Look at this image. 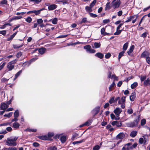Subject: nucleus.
Listing matches in <instances>:
<instances>
[{
    "mask_svg": "<svg viewBox=\"0 0 150 150\" xmlns=\"http://www.w3.org/2000/svg\"><path fill=\"white\" fill-rule=\"evenodd\" d=\"M138 85V83L137 82H134L131 86V88L133 89L135 88Z\"/></svg>",
    "mask_w": 150,
    "mask_h": 150,
    "instance_id": "nucleus-21",
    "label": "nucleus"
},
{
    "mask_svg": "<svg viewBox=\"0 0 150 150\" xmlns=\"http://www.w3.org/2000/svg\"><path fill=\"white\" fill-rule=\"evenodd\" d=\"M115 83L114 82H113V83L110 85L109 87V90L110 91L112 90V88L115 86Z\"/></svg>",
    "mask_w": 150,
    "mask_h": 150,
    "instance_id": "nucleus-32",
    "label": "nucleus"
},
{
    "mask_svg": "<svg viewBox=\"0 0 150 150\" xmlns=\"http://www.w3.org/2000/svg\"><path fill=\"white\" fill-rule=\"evenodd\" d=\"M101 45V44L100 43L95 42L94 43V46L96 48H99Z\"/></svg>",
    "mask_w": 150,
    "mask_h": 150,
    "instance_id": "nucleus-24",
    "label": "nucleus"
},
{
    "mask_svg": "<svg viewBox=\"0 0 150 150\" xmlns=\"http://www.w3.org/2000/svg\"><path fill=\"white\" fill-rule=\"evenodd\" d=\"M122 110L119 108H117L115 109L114 111V112L115 114L116 115L118 116L122 112Z\"/></svg>",
    "mask_w": 150,
    "mask_h": 150,
    "instance_id": "nucleus-9",
    "label": "nucleus"
},
{
    "mask_svg": "<svg viewBox=\"0 0 150 150\" xmlns=\"http://www.w3.org/2000/svg\"><path fill=\"white\" fill-rule=\"evenodd\" d=\"M9 105L6 103H2L0 105V109L2 110H6L8 107Z\"/></svg>",
    "mask_w": 150,
    "mask_h": 150,
    "instance_id": "nucleus-6",
    "label": "nucleus"
},
{
    "mask_svg": "<svg viewBox=\"0 0 150 150\" xmlns=\"http://www.w3.org/2000/svg\"><path fill=\"white\" fill-rule=\"evenodd\" d=\"M146 76H141L140 77L141 80V81H144L146 79Z\"/></svg>",
    "mask_w": 150,
    "mask_h": 150,
    "instance_id": "nucleus-56",
    "label": "nucleus"
},
{
    "mask_svg": "<svg viewBox=\"0 0 150 150\" xmlns=\"http://www.w3.org/2000/svg\"><path fill=\"white\" fill-rule=\"evenodd\" d=\"M44 9V8H42L40 10H38L37 11L34 10V13H35V14L36 15H38L40 13V11H41L43 10Z\"/></svg>",
    "mask_w": 150,
    "mask_h": 150,
    "instance_id": "nucleus-31",
    "label": "nucleus"
},
{
    "mask_svg": "<svg viewBox=\"0 0 150 150\" xmlns=\"http://www.w3.org/2000/svg\"><path fill=\"white\" fill-rule=\"evenodd\" d=\"M146 122V120L145 119H144L142 120L141 121V125H144Z\"/></svg>",
    "mask_w": 150,
    "mask_h": 150,
    "instance_id": "nucleus-51",
    "label": "nucleus"
},
{
    "mask_svg": "<svg viewBox=\"0 0 150 150\" xmlns=\"http://www.w3.org/2000/svg\"><path fill=\"white\" fill-rule=\"evenodd\" d=\"M7 1L6 0H3L1 1L0 4L3 5L4 4H6L7 3Z\"/></svg>",
    "mask_w": 150,
    "mask_h": 150,
    "instance_id": "nucleus-49",
    "label": "nucleus"
},
{
    "mask_svg": "<svg viewBox=\"0 0 150 150\" xmlns=\"http://www.w3.org/2000/svg\"><path fill=\"white\" fill-rule=\"evenodd\" d=\"M96 0H93V2L91 3L90 5V6L92 8L94 5L96 4Z\"/></svg>",
    "mask_w": 150,
    "mask_h": 150,
    "instance_id": "nucleus-39",
    "label": "nucleus"
},
{
    "mask_svg": "<svg viewBox=\"0 0 150 150\" xmlns=\"http://www.w3.org/2000/svg\"><path fill=\"white\" fill-rule=\"evenodd\" d=\"M86 18H84L82 19L81 21L80 22L81 23H85L86 22Z\"/></svg>",
    "mask_w": 150,
    "mask_h": 150,
    "instance_id": "nucleus-57",
    "label": "nucleus"
},
{
    "mask_svg": "<svg viewBox=\"0 0 150 150\" xmlns=\"http://www.w3.org/2000/svg\"><path fill=\"white\" fill-rule=\"evenodd\" d=\"M14 117H18L19 115V112L18 110H16L14 113Z\"/></svg>",
    "mask_w": 150,
    "mask_h": 150,
    "instance_id": "nucleus-29",
    "label": "nucleus"
},
{
    "mask_svg": "<svg viewBox=\"0 0 150 150\" xmlns=\"http://www.w3.org/2000/svg\"><path fill=\"white\" fill-rule=\"evenodd\" d=\"M146 60L147 63L150 65V57H146Z\"/></svg>",
    "mask_w": 150,
    "mask_h": 150,
    "instance_id": "nucleus-63",
    "label": "nucleus"
},
{
    "mask_svg": "<svg viewBox=\"0 0 150 150\" xmlns=\"http://www.w3.org/2000/svg\"><path fill=\"white\" fill-rule=\"evenodd\" d=\"M128 46V42L126 43L124 45L122 49L125 52V51L127 50Z\"/></svg>",
    "mask_w": 150,
    "mask_h": 150,
    "instance_id": "nucleus-18",
    "label": "nucleus"
},
{
    "mask_svg": "<svg viewBox=\"0 0 150 150\" xmlns=\"http://www.w3.org/2000/svg\"><path fill=\"white\" fill-rule=\"evenodd\" d=\"M125 97H122L121 99L119 101L118 103L120 104H124L125 102Z\"/></svg>",
    "mask_w": 150,
    "mask_h": 150,
    "instance_id": "nucleus-14",
    "label": "nucleus"
},
{
    "mask_svg": "<svg viewBox=\"0 0 150 150\" xmlns=\"http://www.w3.org/2000/svg\"><path fill=\"white\" fill-rule=\"evenodd\" d=\"M120 4V0H114L112 3V7L115 8L119 7Z\"/></svg>",
    "mask_w": 150,
    "mask_h": 150,
    "instance_id": "nucleus-4",
    "label": "nucleus"
},
{
    "mask_svg": "<svg viewBox=\"0 0 150 150\" xmlns=\"http://www.w3.org/2000/svg\"><path fill=\"white\" fill-rule=\"evenodd\" d=\"M83 48L84 49L86 50V51L87 52H88V51L89 50L91 49V46L90 45H88L84 46L83 47Z\"/></svg>",
    "mask_w": 150,
    "mask_h": 150,
    "instance_id": "nucleus-26",
    "label": "nucleus"
},
{
    "mask_svg": "<svg viewBox=\"0 0 150 150\" xmlns=\"http://www.w3.org/2000/svg\"><path fill=\"white\" fill-rule=\"evenodd\" d=\"M20 124L18 122H15L13 124V127L15 128H18L19 127Z\"/></svg>",
    "mask_w": 150,
    "mask_h": 150,
    "instance_id": "nucleus-19",
    "label": "nucleus"
},
{
    "mask_svg": "<svg viewBox=\"0 0 150 150\" xmlns=\"http://www.w3.org/2000/svg\"><path fill=\"white\" fill-rule=\"evenodd\" d=\"M16 60H13L9 62L7 64V68L9 71H11L14 67V64L16 63Z\"/></svg>",
    "mask_w": 150,
    "mask_h": 150,
    "instance_id": "nucleus-3",
    "label": "nucleus"
},
{
    "mask_svg": "<svg viewBox=\"0 0 150 150\" xmlns=\"http://www.w3.org/2000/svg\"><path fill=\"white\" fill-rule=\"evenodd\" d=\"M57 148L54 146H53L49 147L47 149V150H57Z\"/></svg>",
    "mask_w": 150,
    "mask_h": 150,
    "instance_id": "nucleus-36",
    "label": "nucleus"
},
{
    "mask_svg": "<svg viewBox=\"0 0 150 150\" xmlns=\"http://www.w3.org/2000/svg\"><path fill=\"white\" fill-rule=\"evenodd\" d=\"M144 142V139L143 138H141L139 139V142L140 144H142Z\"/></svg>",
    "mask_w": 150,
    "mask_h": 150,
    "instance_id": "nucleus-58",
    "label": "nucleus"
},
{
    "mask_svg": "<svg viewBox=\"0 0 150 150\" xmlns=\"http://www.w3.org/2000/svg\"><path fill=\"white\" fill-rule=\"evenodd\" d=\"M22 71L21 70L19 71L17 74L15 75V77L16 78H17L21 73Z\"/></svg>",
    "mask_w": 150,
    "mask_h": 150,
    "instance_id": "nucleus-60",
    "label": "nucleus"
},
{
    "mask_svg": "<svg viewBox=\"0 0 150 150\" xmlns=\"http://www.w3.org/2000/svg\"><path fill=\"white\" fill-rule=\"evenodd\" d=\"M137 134V132L135 131L132 132L130 133V136L132 137H135Z\"/></svg>",
    "mask_w": 150,
    "mask_h": 150,
    "instance_id": "nucleus-33",
    "label": "nucleus"
},
{
    "mask_svg": "<svg viewBox=\"0 0 150 150\" xmlns=\"http://www.w3.org/2000/svg\"><path fill=\"white\" fill-rule=\"evenodd\" d=\"M91 122L90 120H88L85 123L83 124V125H89L90 124Z\"/></svg>",
    "mask_w": 150,
    "mask_h": 150,
    "instance_id": "nucleus-50",
    "label": "nucleus"
},
{
    "mask_svg": "<svg viewBox=\"0 0 150 150\" xmlns=\"http://www.w3.org/2000/svg\"><path fill=\"white\" fill-rule=\"evenodd\" d=\"M125 135L123 133H120L116 136V138L117 139H122L125 137Z\"/></svg>",
    "mask_w": 150,
    "mask_h": 150,
    "instance_id": "nucleus-7",
    "label": "nucleus"
},
{
    "mask_svg": "<svg viewBox=\"0 0 150 150\" xmlns=\"http://www.w3.org/2000/svg\"><path fill=\"white\" fill-rule=\"evenodd\" d=\"M95 55L100 59L102 58L103 57V54L100 52L97 53Z\"/></svg>",
    "mask_w": 150,
    "mask_h": 150,
    "instance_id": "nucleus-17",
    "label": "nucleus"
},
{
    "mask_svg": "<svg viewBox=\"0 0 150 150\" xmlns=\"http://www.w3.org/2000/svg\"><path fill=\"white\" fill-rule=\"evenodd\" d=\"M43 22V21L41 18L38 19L37 20V23L39 24H40L41 23H42Z\"/></svg>",
    "mask_w": 150,
    "mask_h": 150,
    "instance_id": "nucleus-42",
    "label": "nucleus"
},
{
    "mask_svg": "<svg viewBox=\"0 0 150 150\" xmlns=\"http://www.w3.org/2000/svg\"><path fill=\"white\" fill-rule=\"evenodd\" d=\"M149 53L147 51H144L141 54V57L142 58H146L149 55Z\"/></svg>",
    "mask_w": 150,
    "mask_h": 150,
    "instance_id": "nucleus-10",
    "label": "nucleus"
},
{
    "mask_svg": "<svg viewBox=\"0 0 150 150\" xmlns=\"http://www.w3.org/2000/svg\"><path fill=\"white\" fill-rule=\"evenodd\" d=\"M105 28H103L101 30L100 32L101 35L105 36L106 35H108L109 34V33L105 32Z\"/></svg>",
    "mask_w": 150,
    "mask_h": 150,
    "instance_id": "nucleus-12",
    "label": "nucleus"
},
{
    "mask_svg": "<svg viewBox=\"0 0 150 150\" xmlns=\"http://www.w3.org/2000/svg\"><path fill=\"white\" fill-rule=\"evenodd\" d=\"M100 146H99L98 145H96L94 146L93 148V150H98L100 148Z\"/></svg>",
    "mask_w": 150,
    "mask_h": 150,
    "instance_id": "nucleus-34",
    "label": "nucleus"
},
{
    "mask_svg": "<svg viewBox=\"0 0 150 150\" xmlns=\"http://www.w3.org/2000/svg\"><path fill=\"white\" fill-rule=\"evenodd\" d=\"M6 33V31L5 30L0 31V34H2L3 35H5Z\"/></svg>",
    "mask_w": 150,
    "mask_h": 150,
    "instance_id": "nucleus-59",
    "label": "nucleus"
},
{
    "mask_svg": "<svg viewBox=\"0 0 150 150\" xmlns=\"http://www.w3.org/2000/svg\"><path fill=\"white\" fill-rule=\"evenodd\" d=\"M18 139V137L16 136L11 137L7 138L6 143V145L8 146H16L17 143L16 141Z\"/></svg>",
    "mask_w": 150,
    "mask_h": 150,
    "instance_id": "nucleus-1",
    "label": "nucleus"
},
{
    "mask_svg": "<svg viewBox=\"0 0 150 150\" xmlns=\"http://www.w3.org/2000/svg\"><path fill=\"white\" fill-rule=\"evenodd\" d=\"M89 15L91 16L93 18L96 17L97 16V15L92 13H90Z\"/></svg>",
    "mask_w": 150,
    "mask_h": 150,
    "instance_id": "nucleus-53",
    "label": "nucleus"
},
{
    "mask_svg": "<svg viewBox=\"0 0 150 150\" xmlns=\"http://www.w3.org/2000/svg\"><path fill=\"white\" fill-rule=\"evenodd\" d=\"M114 98V97H112V98H111L109 100V103L111 104L114 103L115 102Z\"/></svg>",
    "mask_w": 150,
    "mask_h": 150,
    "instance_id": "nucleus-43",
    "label": "nucleus"
},
{
    "mask_svg": "<svg viewBox=\"0 0 150 150\" xmlns=\"http://www.w3.org/2000/svg\"><path fill=\"white\" fill-rule=\"evenodd\" d=\"M33 145L35 147H38L39 146V144L37 142H34L33 143Z\"/></svg>",
    "mask_w": 150,
    "mask_h": 150,
    "instance_id": "nucleus-61",
    "label": "nucleus"
},
{
    "mask_svg": "<svg viewBox=\"0 0 150 150\" xmlns=\"http://www.w3.org/2000/svg\"><path fill=\"white\" fill-rule=\"evenodd\" d=\"M134 46V45H132L130 47L129 50L127 51V53L129 55H130L132 52L133 51Z\"/></svg>",
    "mask_w": 150,
    "mask_h": 150,
    "instance_id": "nucleus-15",
    "label": "nucleus"
},
{
    "mask_svg": "<svg viewBox=\"0 0 150 150\" xmlns=\"http://www.w3.org/2000/svg\"><path fill=\"white\" fill-rule=\"evenodd\" d=\"M127 112L129 114H131L133 113V110L132 109H129L127 110Z\"/></svg>",
    "mask_w": 150,
    "mask_h": 150,
    "instance_id": "nucleus-64",
    "label": "nucleus"
},
{
    "mask_svg": "<svg viewBox=\"0 0 150 150\" xmlns=\"http://www.w3.org/2000/svg\"><path fill=\"white\" fill-rule=\"evenodd\" d=\"M12 114L13 113L11 112L8 114H5L4 116V117H6L8 118H9L12 115Z\"/></svg>",
    "mask_w": 150,
    "mask_h": 150,
    "instance_id": "nucleus-45",
    "label": "nucleus"
},
{
    "mask_svg": "<svg viewBox=\"0 0 150 150\" xmlns=\"http://www.w3.org/2000/svg\"><path fill=\"white\" fill-rule=\"evenodd\" d=\"M57 7V6L55 4H53L48 6V8L49 10H53Z\"/></svg>",
    "mask_w": 150,
    "mask_h": 150,
    "instance_id": "nucleus-11",
    "label": "nucleus"
},
{
    "mask_svg": "<svg viewBox=\"0 0 150 150\" xmlns=\"http://www.w3.org/2000/svg\"><path fill=\"white\" fill-rule=\"evenodd\" d=\"M22 18V17L21 16H16L15 17H14L13 18H11L10 20V22L14 20H18V19H21Z\"/></svg>",
    "mask_w": 150,
    "mask_h": 150,
    "instance_id": "nucleus-27",
    "label": "nucleus"
},
{
    "mask_svg": "<svg viewBox=\"0 0 150 150\" xmlns=\"http://www.w3.org/2000/svg\"><path fill=\"white\" fill-rule=\"evenodd\" d=\"M25 130L26 131H28L30 132H35L36 131V129H26Z\"/></svg>",
    "mask_w": 150,
    "mask_h": 150,
    "instance_id": "nucleus-46",
    "label": "nucleus"
},
{
    "mask_svg": "<svg viewBox=\"0 0 150 150\" xmlns=\"http://www.w3.org/2000/svg\"><path fill=\"white\" fill-rule=\"evenodd\" d=\"M54 135V134L53 133L49 132L47 136H39L38 138L40 139L43 140H50V138L52 137Z\"/></svg>",
    "mask_w": 150,
    "mask_h": 150,
    "instance_id": "nucleus-2",
    "label": "nucleus"
},
{
    "mask_svg": "<svg viewBox=\"0 0 150 150\" xmlns=\"http://www.w3.org/2000/svg\"><path fill=\"white\" fill-rule=\"evenodd\" d=\"M122 31V30H116V32L114 34L115 35H119L121 33Z\"/></svg>",
    "mask_w": 150,
    "mask_h": 150,
    "instance_id": "nucleus-35",
    "label": "nucleus"
},
{
    "mask_svg": "<svg viewBox=\"0 0 150 150\" xmlns=\"http://www.w3.org/2000/svg\"><path fill=\"white\" fill-rule=\"evenodd\" d=\"M66 137L65 136H61L60 139V140L62 143H64L66 142Z\"/></svg>",
    "mask_w": 150,
    "mask_h": 150,
    "instance_id": "nucleus-16",
    "label": "nucleus"
},
{
    "mask_svg": "<svg viewBox=\"0 0 150 150\" xmlns=\"http://www.w3.org/2000/svg\"><path fill=\"white\" fill-rule=\"evenodd\" d=\"M92 8L89 6H86L85 9L87 12H90L92 11Z\"/></svg>",
    "mask_w": 150,
    "mask_h": 150,
    "instance_id": "nucleus-20",
    "label": "nucleus"
},
{
    "mask_svg": "<svg viewBox=\"0 0 150 150\" xmlns=\"http://www.w3.org/2000/svg\"><path fill=\"white\" fill-rule=\"evenodd\" d=\"M134 16V18H132V23H134L136 21L137 18L138 16L137 15H136L132 16Z\"/></svg>",
    "mask_w": 150,
    "mask_h": 150,
    "instance_id": "nucleus-23",
    "label": "nucleus"
},
{
    "mask_svg": "<svg viewBox=\"0 0 150 150\" xmlns=\"http://www.w3.org/2000/svg\"><path fill=\"white\" fill-rule=\"evenodd\" d=\"M139 120V119L137 118L134 122L127 124V126L129 127H133L136 126L137 125Z\"/></svg>",
    "mask_w": 150,
    "mask_h": 150,
    "instance_id": "nucleus-5",
    "label": "nucleus"
},
{
    "mask_svg": "<svg viewBox=\"0 0 150 150\" xmlns=\"http://www.w3.org/2000/svg\"><path fill=\"white\" fill-rule=\"evenodd\" d=\"M25 21L27 22L30 23L31 22L32 19L30 17H28L26 19Z\"/></svg>",
    "mask_w": 150,
    "mask_h": 150,
    "instance_id": "nucleus-37",
    "label": "nucleus"
},
{
    "mask_svg": "<svg viewBox=\"0 0 150 150\" xmlns=\"http://www.w3.org/2000/svg\"><path fill=\"white\" fill-rule=\"evenodd\" d=\"M135 98V95L133 93L130 96V99L131 101H133L134 100Z\"/></svg>",
    "mask_w": 150,
    "mask_h": 150,
    "instance_id": "nucleus-25",
    "label": "nucleus"
},
{
    "mask_svg": "<svg viewBox=\"0 0 150 150\" xmlns=\"http://www.w3.org/2000/svg\"><path fill=\"white\" fill-rule=\"evenodd\" d=\"M147 35V33L146 32H145L142 34L141 36V37H143V38H146Z\"/></svg>",
    "mask_w": 150,
    "mask_h": 150,
    "instance_id": "nucleus-47",
    "label": "nucleus"
},
{
    "mask_svg": "<svg viewBox=\"0 0 150 150\" xmlns=\"http://www.w3.org/2000/svg\"><path fill=\"white\" fill-rule=\"evenodd\" d=\"M63 5L68 4L69 3V2L67 0H63L61 1Z\"/></svg>",
    "mask_w": 150,
    "mask_h": 150,
    "instance_id": "nucleus-62",
    "label": "nucleus"
},
{
    "mask_svg": "<svg viewBox=\"0 0 150 150\" xmlns=\"http://www.w3.org/2000/svg\"><path fill=\"white\" fill-rule=\"evenodd\" d=\"M17 32H18V31H17L16 32L14 33L13 34V35H11L10 36V38H8L7 40L9 41V40H12L14 37V36L16 35V34Z\"/></svg>",
    "mask_w": 150,
    "mask_h": 150,
    "instance_id": "nucleus-28",
    "label": "nucleus"
},
{
    "mask_svg": "<svg viewBox=\"0 0 150 150\" xmlns=\"http://www.w3.org/2000/svg\"><path fill=\"white\" fill-rule=\"evenodd\" d=\"M134 16H130L129 17V18H128V19L125 22H126V23H127V22H128L129 21H131L132 20V18H134Z\"/></svg>",
    "mask_w": 150,
    "mask_h": 150,
    "instance_id": "nucleus-41",
    "label": "nucleus"
},
{
    "mask_svg": "<svg viewBox=\"0 0 150 150\" xmlns=\"http://www.w3.org/2000/svg\"><path fill=\"white\" fill-rule=\"evenodd\" d=\"M131 144L130 143H128L125 144V146L122 148V150H129L131 149L130 145Z\"/></svg>",
    "mask_w": 150,
    "mask_h": 150,
    "instance_id": "nucleus-8",
    "label": "nucleus"
},
{
    "mask_svg": "<svg viewBox=\"0 0 150 150\" xmlns=\"http://www.w3.org/2000/svg\"><path fill=\"white\" fill-rule=\"evenodd\" d=\"M6 64V62L3 63L0 66V71L4 67Z\"/></svg>",
    "mask_w": 150,
    "mask_h": 150,
    "instance_id": "nucleus-52",
    "label": "nucleus"
},
{
    "mask_svg": "<svg viewBox=\"0 0 150 150\" xmlns=\"http://www.w3.org/2000/svg\"><path fill=\"white\" fill-rule=\"evenodd\" d=\"M96 50L94 49H92L91 48V49L89 50L88 51V52L90 53H94L96 52Z\"/></svg>",
    "mask_w": 150,
    "mask_h": 150,
    "instance_id": "nucleus-48",
    "label": "nucleus"
},
{
    "mask_svg": "<svg viewBox=\"0 0 150 150\" xmlns=\"http://www.w3.org/2000/svg\"><path fill=\"white\" fill-rule=\"evenodd\" d=\"M111 55V54L109 53H108L105 55V58L108 59L110 57Z\"/></svg>",
    "mask_w": 150,
    "mask_h": 150,
    "instance_id": "nucleus-55",
    "label": "nucleus"
},
{
    "mask_svg": "<svg viewBox=\"0 0 150 150\" xmlns=\"http://www.w3.org/2000/svg\"><path fill=\"white\" fill-rule=\"evenodd\" d=\"M137 144L135 143L132 146H131V149H133L134 148H135L137 146Z\"/></svg>",
    "mask_w": 150,
    "mask_h": 150,
    "instance_id": "nucleus-54",
    "label": "nucleus"
},
{
    "mask_svg": "<svg viewBox=\"0 0 150 150\" xmlns=\"http://www.w3.org/2000/svg\"><path fill=\"white\" fill-rule=\"evenodd\" d=\"M125 51H122L119 54L118 56V59H120L121 57L123 55L124 53H125Z\"/></svg>",
    "mask_w": 150,
    "mask_h": 150,
    "instance_id": "nucleus-40",
    "label": "nucleus"
},
{
    "mask_svg": "<svg viewBox=\"0 0 150 150\" xmlns=\"http://www.w3.org/2000/svg\"><path fill=\"white\" fill-rule=\"evenodd\" d=\"M57 18H54L52 20V23L54 24H57Z\"/></svg>",
    "mask_w": 150,
    "mask_h": 150,
    "instance_id": "nucleus-38",
    "label": "nucleus"
},
{
    "mask_svg": "<svg viewBox=\"0 0 150 150\" xmlns=\"http://www.w3.org/2000/svg\"><path fill=\"white\" fill-rule=\"evenodd\" d=\"M85 140L84 139H83L82 140H81L79 141H76V142H73V144H74V145H75L76 144H77V143H82L83 142H85Z\"/></svg>",
    "mask_w": 150,
    "mask_h": 150,
    "instance_id": "nucleus-30",
    "label": "nucleus"
},
{
    "mask_svg": "<svg viewBox=\"0 0 150 150\" xmlns=\"http://www.w3.org/2000/svg\"><path fill=\"white\" fill-rule=\"evenodd\" d=\"M46 49L44 48H42L39 50V53L41 54H43L45 52Z\"/></svg>",
    "mask_w": 150,
    "mask_h": 150,
    "instance_id": "nucleus-22",
    "label": "nucleus"
},
{
    "mask_svg": "<svg viewBox=\"0 0 150 150\" xmlns=\"http://www.w3.org/2000/svg\"><path fill=\"white\" fill-rule=\"evenodd\" d=\"M23 45H21L18 46L16 45H13V47L15 49H18L22 47Z\"/></svg>",
    "mask_w": 150,
    "mask_h": 150,
    "instance_id": "nucleus-44",
    "label": "nucleus"
},
{
    "mask_svg": "<svg viewBox=\"0 0 150 150\" xmlns=\"http://www.w3.org/2000/svg\"><path fill=\"white\" fill-rule=\"evenodd\" d=\"M144 86H147L150 85V80L149 78L147 79L144 82Z\"/></svg>",
    "mask_w": 150,
    "mask_h": 150,
    "instance_id": "nucleus-13",
    "label": "nucleus"
}]
</instances>
